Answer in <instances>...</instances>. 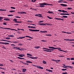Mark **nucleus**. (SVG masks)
<instances>
[{"label": "nucleus", "instance_id": "1", "mask_svg": "<svg viewBox=\"0 0 74 74\" xmlns=\"http://www.w3.org/2000/svg\"><path fill=\"white\" fill-rule=\"evenodd\" d=\"M39 4L40 5H53L52 4H49L46 3H39Z\"/></svg>", "mask_w": 74, "mask_h": 74}, {"label": "nucleus", "instance_id": "2", "mask_svg": "<svg viewBox=\"0 0 74 74\" xmlns=\"http://www.w3.org/2000/svg\"><path fill=\"white\" fill-rule=\"evenodd\" d=\"M48 47L50 49H61V48H55L53 47H50V46H49Z\"/></svg>", "mask_w": 74, "mask_h": 74}, {"label": "nucleus", "instance_id": "3", "mask_svg": "<svg viewBox=\"0 0 74 74\" xmlns=\"http://www.w3.org/2000/svg\"><path fill=\"white\" fill-rule=\"evenodd\" d=\"M29 30L31 32H39L40 31L39 30L32 29H29Z\"/></svg>", "mask_w": 74, "mask_h": 74}, {"label": "nucleus", "instance_id": "4", "mask_svg": "<svg viewBox=\"0 0 74 74\" xmlns=\"http://www.w3.org/2000/svg\"><path fill=\"white\" fill-rule=\"evenodd\" d=\"M63 66L62 67L63 68H64L65 69H69V66H66V64H63Z\"/></svg>", "mask_w": 74, "mask_h": 74}, {"label": "nucleus", "instance_id": "5", "mask_svg": "<svg viewBox=\"0 0 74 74\" xmlns=\"http://www.w3.org/2000/svg\"><path fill=\"white\" fill-rule=\"evenodd\" d=\"M13 21H14V22H16V23H22V22L17 21V19L16 18H14L13 20Z\"/></svg>", "mask_w": 74, "mask_h": 74}, {"label": "nucleus", "instance_id": "6", "mask_svg": "<svg viewBox=\"0 0 74 74\" xmlns=\"http://www.w3.org/2000/svg\"><path fill=\"white\" fill-rule=\"evenodd\" d=\"M29 58L30 59H37V57H34L30 56H29Z\"/></svg>", "mask_w": 74, "mask_h": 74}, {"label": "nucleus", "instance_id": "7", "mask_svg": "<svg viewBox=\"0 0 74 74\" xmlns=\"http://www.w3.org/2000/svg\"><path fill=\"white\" fill-rule=\"evenodd\" d=\"M0 40V41H5L6 42H11L10 41H8V40Z\"/></svg>", "mask_w": 74, "mask_h": 74}, {"label": "nucleus", "instance_id": "8", "mask_svg": "<svg viewBox=\"0 0 74 74\" xmlns=\"http://www.w3.org/2000/svg\"><path fill=\"white\" fill-rule=\"evenodd\" d=\"M1 44H5V45H6V44H9V43L1 42Z\"/></svg>", "mask_w": 74, "mask_h": 74}, {"label": "nucleus", "instance_id": "9", "mask_svg": "<svg viewBox=\"0 0 74 74\" xmlns=\"http://www.w3.org/2000/svg\"><path fill=\"white\" fill-rule=\"evenodd\" d=\"M25 55L24 54H21L19 55L18 56L20 57H23V56H25Z\"/></svg>", "mask_w": 74, "mask_h": 74}, {"label": "nucleus", "instance_id": "10", "mask_svg": "<svg viewBox=\"0 0 74 74\" xmlns=\"http://www.w3.org/2000/svg\"><path fill=\"white\" fill-rule=\"evenodd\" d=\"M56 19H57V20H62V21H64V19L62 18H55Z\"/></svg>", "mask_w": 74, "mask_h": 74}, {"label": "nucleus", "instance_id": "11", "mask_svg": "<svg viewBox=\"0 0 74 74\" xmlns=\"http://www.w3.org/2000/svg\"><path fill=\"white\" fill-rule=\"evenodd\" d=\"M58 51H61L62 52H67L66 51L63 50H61V49H58Z\"/></svg>", "mask_w": 74, "mask_h": 74}, {"label": "nucleus", "instance_id": "12", "mask_svg": "<svg viewBox=\"0 0 74 74\" xmlns=\"http://www.w3.org/2000/svg\"><path fill=\"white\" fill-rule=\"evenodd\" d=\"M15 49H18V50H21V49H20V48L18 47H16Z\"/></svg>", "mask_w": 74, "mask_h": 74}, {"label": "nucleus", "instance_id": "13", "mask_svg": "<svg viewBox=\"0 0 74 74\" xmlns=\"http://www.w3.org/2000/svg\"><path fill=\"white\" fill-rule=\"evenodd\" d=\"M61 5H62V6H64V7H66V6H67V5H65L64 4H60Z\"/></svg>", "mask_w": 74, "mask_h": 74}, {"label": "nucleus", "instance_id": "14", "mask_svg": "<svg viewBox=\"0 0 74 74\" xmlns=\"http://www.w3.org/2000/svg\"><path fill=\"white\" fill-rule=\"evenodd\" d=\"M8 37H14V36L13 35H8Z\"/></svg>", "mask_w": 74, "mask_h": 74}, {"label": "nucleus", "instance_id": "15", "mask_svg": "<svg viewBox=\"0 0 74 74\" xmlns=\"http://www.w3.org/2000/svg\"><path fill=\"white\" fill-rule=\"evenodd\" d=\"M23 73H25V72H26V70H27V69H23Z\"/></svg>", "mask_w": 74, "mask_h": 74}, {"label": "nucleus", "instance_id": "16", "mask_svg": "<svg viewBox=\"0 0 74 74\" xmlns=\"http://www.w3.org/2000/svg\"><path fill=\"white\" fill-rule=\"evenodd\" d=\"M40 5L39 6H38V7H45V5Z\"/></svg>", "mask_w": 74, "mask_h": 74}, {"label": "nucleus", "instance_id": "17", "mask_svg": "<svg viewBox=\"0 0 74 74\" xmlns=\"http://www.w3.org/2000/svg\"><path fill=\"white\" fill-rule=\"evenodd\" d=\"M26 62V63H32V62H31L29 61H27Z\"/></svg>", "mask_w": 74, "mask_h": 74}, {"label": "nucleus", "instance_id": "18", "mask_svg": "<svg viewBox=\"0 0 74 74\" xmlns=\"http://www.w3.org/2000/svg\"><path fill=\"white\" fill-rule=\"evenodd\" d=\"M38 25H46L45 24H44V23H38Z\"/></svg>", "mask_w": 74, "mask_h": 74}, {"label": "nucleus", "instance_id": "19", "mask_svg": "<svg viewBox=\"0 0 74 74\" xmlns=\"http://www.w3.org/2000/svg\"><path fill=\"white\" fill-rule=\"evenodd\" d=\"M27 56H32V55L31 54H30L29 53H27Z\"/></svg>", "mask_w": 74, "mask_h": 74}, {"label": "nucleus", "instance_id": "20", "mask_svg": "<svg viewBox=\"0 0 74 74\" xmlns=\"http://www.w3.org/2000/svg\"><path fill=\"white\" fill-rule=\"evenodd\" d=\"M43 51H45L46 52H52L51 51L47 50H43Z\"/></svg>", "mask_w": 74, "mask_h": 74}, {"label": "nucleus", "instance_id": "21", "mask_svg": "<svg viewBox=\"0 0 74 74\" xmlns=\"http://www.w3.org/2000/svg\"><path fill=\"white\" fill-rule=\"evenodd\" d=\"M40 46H36L34 48L36 49H38V48H40Z\"/></svg>", "mask_w": 74, "mask_h": 74}, {"label": "nucleus", "instance_id": "22", "mask_svg": "<svg viewBox=\"0 0 74 74\" xmlns=\"http://www.w3.org/2000/svg\"><path fill=\"white\" fill-rule=\"evenodd\" d=\"M46 24L47 25H48L49 26H51V25H52L51 24L46 23Z\"/></svg>", "mask_w": 74, "mask_h": 74}, {"label": "nucleus", "instance_id": "23", "mask_svg": "<svg viewBox=\"0 0 74 74\" xmlns=\"http://www.w3.org/2000/svg\"><path fill=\"white\" fill-rule=\"evenodd\" d=\"M25 37H29V38H33L29 36H25Z\"/></svg>", "mask_w": 74, "mask_h": 74}, {"label": "nucleus", "instance_id": "24", "mask_svg": "<svg viewBox=\"0 0 74 74\" xmlns=\"http://www.w3.org/2000/svg\"><path fill=\"white\" fill-rule=\"evenodd\" d=\"M62 12H63V13H65V12H67V13H68V12H67V11H65L64 10H63Z\"/></svg>", "mask_w": 74, "mask_h": 74}, {"label": "nucleus", "instance_id": "25", "mask_svg": "<svg viewBox=\"0 0 74 74\" xmlns=\"http://www.w3.org/2000/svg\"><path fill=\"white\" fill-rule=\"evenodd\" d=\"M4 20L5 21H10V19H8V18H5L4 19Z\"/></svg>", "mask_w": 74, "mask_h": 74}, {"label": "nucleus", "instance_id": "26", "mask_svg": "<svg viewBox=\"0 0 74 74\" xmlns=\"http://www.w3.org/2000/svg\"><path fill=\"white\" fill-rule=\"evenodd\" d=\"M47 13H49V14H52L53 13V12H50L49 11H48V12H47Z\"/></svg>", "mask_w": 74, "mask_h": 74}, {"label": "nucleus", "instance_id": "27", "mask_svg": "<svg viewBox=\"0 0 74 74\" xmlns=\"http://www.w3.org/2000/svg\"><path fill=\"white\" fill-rule=\"evenodd\" d=\"M62 17H63V18H67V16H63Z\"/></svg>", "mask_w": 74, "mask_h": 74}, {"label": "nucleus", "instance_id": "28", "mask_svg": "<svg viewBox=\"0 0 74 74\" xmlns=\"http://www.w3.org/2000/svg\"><path fill=\"white\" fill-rule=\"evenodd\" d=\"M35 16H39V17H42V16H39L38 15H37L36 14H35Z\"/></svg>", "mask_w": 74, "mask_h": 74}, {"label": "nucleus", "instance_id": "29", "mask_svg": "<svg viewBox=\"0 0 74 74\" xmlns=\"http://www.w3.org/2000/svg\"><path fill=\"white\" fill-rule=\"evenodd\" d=\"M0 29H8L7 28H3V27H0Z\"/></svg>", "mask_w": 74, "mask_h": 74}, {"label": "nucleus", "instance_id": "30", "mask_svg": "<svg viewBox=\"0 0 74 74\" xmlns=\"http://www.w3.org/2000/svg\"><path fill=\"white\" fill-rule=\"evenodd\" d=\"M45 36H52V35L51 34H46Z\"/></svg>", "mask_w": 74, "mask_h": 74}, {"label": "nucleus", "instance_id": "31", "mask_svg": "<svg viewBox=\"0 0 74 74\" xmlns=\"http://www.w3.org/2000/svg\"><path fill=\"white\" fill-rule=\"evenodd\" d=\"M8 29L9 30H15L14 29H12L11 28H8Z\"/></svg>", "mask_w": 74, "mask_h": 74}, {"label": "nucleus", "instance_id": "32", "mask_svg": "<svg viewBox=\"0 0 74 74\" xmlns=\"http://www.w3.org/2000/svg\"><path fill=\"white\" fill-rule=\"evenodd\" d=\"M43 63H44V64H47V62L45 61H43Z\"/></svg>", "mask_w": 74, "mask_h": 74}, {"label": "nucleus", "instance_id": "33", "mask_svg": "<svg viewBox=\"0 0 74 74\" xmlns=\"http://www.w3.org/2000/svg\"><path fill=\"white\" fill-rule=\"evenodd\" d=\"M25 38V36H24L23 37H20V39H23V38Z\"/></svg>", "mask_w": 74, "mask_h": 74}, {"label": "nucleus", "instance_id": "34", "mask_svg": "<svg viewBox=\"0 0 74 74\" xmlns=\"http://www.w3.org/2000/svg\"><path fill=\"white\" fill-rule=\"evenodd\" d=\"M43 49H46V50H49V49H47L45 48H43Z\"/></svg>", "mask_w": 74, "mask_h": 74}, {"label": "nucleus", "instance_id": "35", "mask_svg": "<svg viewBox=\"0 0 74 74\" xmlns=\"http://www.w3.org/2000/svg\"><path fill=\"white\" fill-rule=\"evenodd\" d=\"M47 18H49V19H52V18L49 17V16H47Z\"/></svg>", "mask_w": 74, "mask_h": 74}, {"label": "nucleus", "instance_id": "36", "mask_svg": "<svg viewBox=\"0 0 74 74\" xmlns=\"http://www.w3.org/2000/svg\"><path fill=\"white\" fill-rule=\"evenodd\" d=\"M6 39H7V40H9V39H10L11 38L10 37H7V38H5Z\"/></svg>", "mask_w": 74, "mask_h": 74}, {"label": "nucleus", "instance_id": "37", "mask_svg": "<svg viewBox=\"0 0 74 74\" xmlns=\"http://www.w3.org/2000/svg\"><path fill=\"white\" fill-rule=\"evenodd\" d=\"M59 57L61 58H64V56H62L60 55L59 56Z\"/></svg>", "mask_w": 74, "mask_h": 74}, {"label": "nucleus", "instance_id": "38", "mask_svg": "<svg viewBox=\"0 0 74 74\" xmlns=\"http://www.w3.org/2000/svg\"><path fill=\"white\" fill-rule=\"evenodd\" d=\"M58 3H66L65 2H63V1H58Z\"/></svg>", "mask_w": 74, "mask_h": 74}, {"label": "nucleus", "instance_id": "39", "mask_svg": "<svg viewBox=\"0 0 74 74\" xmlns=\"http://www.w3.org/2000/svg\"><path fill=\"white\" fill-rule=\"evenodd\" d=\"M38 23H41V22H44V21H39Z\"/></svg>", "mask_w": 74, "mask_h": 74}, {"label": "nucleus", "instance_id": "40", "mask_svg": "<svg viewBox=\"0 0 74 74\" xmlns=\"http://www.w3.org/2000/svg\"><path fill=\"white\" fill-rule=\"evenodd\" d=\"M69 68H70V69H73V67L71 66H69Z\"/></svg>", "mask_w": 74, "mask_h": 74}, {"label": "nucleus", "instance_id": "41", "mask_svg": "<svg viewBox=\"0 0 74 74\" xmlns=\"http://www.w3.org/2000/svg\"><path fill=\"white\" fill-rule=\"evenodd\" d=\"M62 71H65V70H67V69H62Z\"/></svg>", "mask_w": 74, "mask_h": 74}, {"label": "nucleus", "instance_id": "42", "mask_svg": "<svg viewBox=\"0 0 74 74\" xmlns=\"http://www.w3.org/2000/svg\"><path fill=\"white\" fill-rule=\"evenodd\" d=\"M48 71L49 72H52V73L53 72V71H52L51 70H49Z\"/></svg>", "mask_w": 74, "mask_h": 74}, {"label": "nucleus", "instance_id": "43", "mask_svg": "<svg viewBox=\"0 0 74 74\" xmlns=\"http://www.w3.org/2000/svg\"><path fill=\"white\" fill-rule=\"evenodd\" d=\"M30 28H33V29H35V28H36V27H34L33 26H31Z\"/></svg>", "mask_w": 74, "mask_h": 74}, {"label": "nucleus", "instance_id": "44", "mask_svg": "<svg viewBox=\"0 0 74 74\" xmlns=\"http://www.w3.org/2000/svg\"><path fill=\"white\" fill-rule=\"evenodd\" d=\"M32 2H35L36 1V0H32Z\"/></svg>", "mask_w": 74, "mask_h": 74}, {"label": "nucleus", "instance_id": "45", "mask_svg": "<svg viewBox=\"0 0 74 74\" xmlns=\"http://www.w3.org/2000/svg\"><path fill=\"white\" fill-rule=\"evenodd\" d=\"M40 66H37L36 67L37 68H38L39 69H40Z\"/></svg>", "mask_w": 74, "mask_h": 74}, {"label": "nucleus", "instance_id": "46", "mask_svg": "<svg viewBox=\"0 0 74 74\" xmlns=\"http://www.w3.org/2000/svg\"><path fill=\"white\" fill-rule=\"evenodd\" d=\"M13 16V15H8V16Z\"/></svg>", "mask_w": 74, "mask_h": 74}, {"label": "nucleus", "instance_id": "47", "mask_svg": "<svg viewBox=\"0 0 74 74\" xmlns=\"http://www.w3.org/2000/svg\"><path fill=\"white\" fill-rule=\"evenodd\" d=\"M3 19V17H0V20H1V19Z\"/></svg>", "mask_w": 74, "mask_h": 74}, {"label": "nucleus", "instance_id": "48", "mask_svg": "<svg viewBox=\"0 0 74 74\" xmlns=\"http://www.w3.org/2000/svg\"><path fill=\"white\" fill-rule=\"evenodd\" d=\"M15 18H21L20 17L18 16H15Z\"/></svg>", "mask_w": 74, "mask_h": 74}, {"label": "nucleus", "instance_id": "49", "mask_svg": "<svg viewBox=\"0 0 74 74\" xmlns=\"http://www.w3.org/2000/svg\"><path fill=\"white\" fill-rule=\"evenodd\" d=\"M53 50H53V49H49V51H53Z\"/></svg>", "mask_w": 74, "mask_h": 74}, {"label": "nucleus", "instance_id": "50", "mask_svg": "<svg viewBox=\"0 0 74 74\" xmlns=\"http://www.w3.org/2000/svg\"><path fill=\"white\" fill-rule=\"evenodd\" d=\"M71 9H72V8H68L67 9L68 10H71Z\"/></svg>", "mask_w": 74, "mask_h": 74}, {"label": "nucleus", "instance_id": "51", "mask_svg": "<svg viewBox=\"0 0 74 74\" xmlns=\"http://www.w3.org/2000/svg\"><path fill=\"white\" fill-rule=\"evenodd\" d=\"M9 12H15V11H9Z\"/></svg>", "mask_w": 74, "mask_h": 74}, {"label": "nucleus", "instance_id": "52", "mask_svg": "<svg viewBox=\"0 0 74 74\" xmlns=\"http://www.w3.org/2000/svg\"><path fill=\"white\" fill-rule=\"evenodd\" d=\"M64 40H66V41H69V39H64Z\"/></svg>", "mask_w": 74, "mask_h": 74}, {"label": "nucleus", "instance_id": "53", "mask_svg": "<svg viewBox=\"0 0 74 74\" xmlns=\"http://www.w3.org/2000/svg\"><path fill=\"white\" fill-rule=\"evenodd\" d=\"M62 11L63 10H58V11H59V12H62Z\"/></svg>", "mask_w": 74, "mask_h": 74}, {"label": "nucleus", "instance_id": "54", "mask_svg": "<svg viewBox=\"0 0 74 74\" xmlns=\"http://www.w3.org/2000/svg\"><path fill=\"white\" fill-rule=\"evenodd\" d=\"M11 8H12V9H15V8L13 7H11Z\"/></svg>", "mask_w": 74, "mask_h": 74}, {"label": "nucleus", "instance_id": "55", "mask_svg": "<svg viewBox=\"0 0 74 74\" xmlns=\"http://www.w3.org/2000/svg\"><path fill=\"white\" fill-rule=\"evenodd\" d=\"M18 42L16 41H14L13 42V43H18Z\"/></svg>", "mask_w": 74, "mask_h": 74}, {"label": "nucleus", "instance_id": "56", "mask_svg": "<svg viewBox=\"0 0 74 74\" xmlns=\"http://www.w3.org/2000/svg\"><path fill=\"white\" fill-rule=\"evenodd\" d=\"M27 22H30L31 23H32V21H28Z\"/></svg>", "mask_w": 74, "mask_h": 74}, {"label": "nucleus", "instance_id": "57", "mask_svg": "<svg viewBox=\"0 0 74 74\" xmlns=\"http://www.w3.org/2000/svg\"><path fill=\"white\" fill-rule=\"evenodd\" d=\"M65 13H61L60 14V15H65Z\"/></svg>", "mask_w": 74, "mask_h": 74}, {"label": "nucleus", "instance_id": "58", "mask_svg": "<svg viewBox=\"0 0 74 74\" xmlns=\"http://www.w3.org/2000/svg\"><path fill=\"white\" fill-rule=\"evenodd\" d=\"M18 45H21L22 46V44H21V43H19L18 44Z\"/></svg>", "mask_w": 74, "mask_h": 74}, {"label": "nucleus", "instance_id": "59", "mask_svg": "<svg viewBox=\"0 0 74 74\" xmlns=\"http://www.w3.org/2000/svg\"><path fill=\"white\" fill-rule=\"evenodd\" d=\"M18 59H22V58L19 57H18Z\"/></svg>", "mask_w": 74, "mask_h": 74}, {"label": "nucleus", "instance_id": "60", "mask_svg": "<svg viewBox=\"0 0 74 74\" xmlns=\"http://www.w3.org/2000/svg\"><path fill=\"white\" fill-rule=\"evenodd\" d=\"M70 15V14H65V15Z\"/></svg>", "mask_w": 74, "mask_h": 74}, {"label": "nucleus", "instance_id": "61", "mask_svg": "<svg viewBox=\"0 0 74 74\" xmlns=\"http://www.w3.org/2000/svg\"><path fill=\"white\" fill-rule=\"evenodd\" d=\"M71 60H74V58H71Z\"/></svg>", "mask_w": 74, "mask_h": 74}, {"label": "nucleus", "instance_id": "62", "mask_svg": "<svg viewBox=\"0 0 74 74\" xmlns=\"http://www.w3.org/2000/svg\"><path fill=\"white\" fill-rule=\"evenodd\" d=\"M3 24L4 25H7V24L6 23H3Z\"/></svg>", "mask_w": 74, "mask_h": 74}, {"label": "nucleus", "instance_id": "63", "mask_svg": "<svg viewBox=\"0 0 74 74\" xmlns=\"http://www.w3.org/2000/svg\"><path fill=\"white\" fill-rule=\"evenodd\" d=\"M67 60H71V59H70V58H67Z\"/></svg>", "mask_w": 74, "mask_h": 74}, {"label": "nucleus", "instance_id": "64", "mask_svg": "<svg viewBox=\"0 0 74 74\" xmlns=\"http://www.w3.org/2000/svg\"><path fill=\"white\" fill-rule=\"evenodd\" d=\"M25 65H27V66H28L29 65V64L26 63L25 64Z\"/></svg>", "mask_w": 74, "mask_h": 74}]
</instances>
